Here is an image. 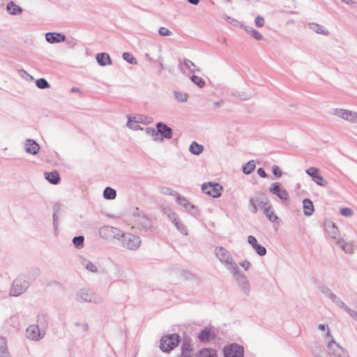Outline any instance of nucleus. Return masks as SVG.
Returning a JSON list of instances; mask_svg holds the SVG:
<instances>
[{
	"instance_id": "obj_11",
	"label": "nucleus",
	"mask_w": 357,
	"mask_h": 357,
	"mask_svg": "<svg viewBox=\"0 0 357 357\" xmlns=\"http://www.w3.org/2000/svg\"><path fill=\"white\" fill-rule=\"evenodd\" d=\"M215 253L220 260L225 264H232V259L229 256V252L222 247L217 248Z\"/></svg>"
},
{
	"instance_id": "obj_47",
	"label": "nucleus",
	"mask_w": 357,
	"mask_h": 357,
	"mask_svg": "<svg viewBox=\"0 0 357 357\" xmlns=\"http://www.w3.org/2000/svg\"><path fill=\"white\" fill-rule=\"evenodd\" d=\"M188 1L194 5H197L199 3V0H188Z\"/></svg>"
},
{
	"instance_id": "obj_12",
	"label": "nucleus",
	"mask_w": 357,
	"mask_h": 357,
	"mask_svg": "<svg viewBox=\"0 0 357 357\" xmlns=\"http://www.w3.org/2000/svg\"><path fill=\"white\" fill-rule=\"evenodd\" d=\"M248 243L252 246V248L255 250V251L261 256H263L266 254V248L259 245L257 242L256 238L253 236H249L248 238Z\"/></svg>"
},
{
	"instance_id": "obj_37",
	"label": "nucleus",
	"mask_w": 357,
	"mask_h": 357,
	"mask_svg": "<svg viewBox=\"0 0 357 357\" xmlns=\"http://www.w3.org/2000/svg\"><path fill=\"white\" fill-rule=\"evenodd\" d=\"M160 192L162 194L167 195H175V192L172 189H171L169 188H167V187L161 188Z\"/></svg>"
},
{
	"instance_id": "obj_43",
	"label": "nucleus",
	"mask_w": 357,
	"mask_h": 357,
	"mask_svg": "<svg viewBox=\"0 0 357 357\" xmlns=\"http://www.w3.org/2000/svg\"><path fill=\"white\" fill-rule=\"evenodd\" d=\"M257 172L259 175L262 178H265L266 176V174L262 168H259Z\"/></svg>"
},
{
	"instance_id": "obj_33",
	"label": "nucleus",
	"mask_w": 357,
	"mask_h": 357,
	"mask_svg": "<svg viewBox=\"0 0 357 357\" xmlns=\"http://www.w3.org/2000/svg\"><path fill=\"white\" fill-rule=\"evenodd\" d=\"M312 29L315 31L317 33H321V34H328V31L324 28L318 24L312 25Z\"/></svg>"
},
{
	"instance_id": "obj_24",
	"label": "nucleus",
	"mask_w": 357,
	"mask_h": 357,
	"mask_svg": "<svg viewBox=\"0 0 357 357\" xmlns=\"http://www.w3.org/2000/svg\"><path fill=\"white\" fill-rule=\"evenodd\" d=\"M198 357H217V354L213 349H204L199 351Z\"/></svg>"
},
{
	"instance_id": "obj_10",
	"label": "nucleus",
	"mask_w": 357,
	"mask_h": 357,
	"mask_svg": "<svg viewBox=\"0 0 357 357\" xmlns=\"http://www.w3.org/2000/svg\"><path fill=\"white\" fill-rule=\"evenodd\" d=\"M26 288L25 284L21 280H15L13 283L10 294L14 296H17L20 295Z\"/></svg>"
},
{
	"instance_id": "obj_13",
	"label": "nucleus",
	"mask_w": 357,
	"mask_h": 357,
	"mask_svg": "<svg viewBox=\"0 0 357 357\" xmlns=\"http://www.w3.org/2000/svg\"><path fill=\"white\" fill-rule=\"evenodd\" d=\"M325 228L328 236L332 238H336L339 235V229L336 225L331 222L328 221L325 223Z\"/></svg>"
},
{
	"instance_id": "obj_39",
	"label": "nucleus",
	"mask_w": 357,
	"mask_h": 357,
	"mask_svg": "<svg viewBox=\"0 0 357 357\" xmlns=\"http://www.w3.org/2000/svg\"><path fill=\"white\" fill-rule=\"evenodd\" d=\"M86 268L92 273H96L98 271L97 266L91 262L87 263Z\"/></svg>"
},
{
	"instance_id": "obj_4",
	"label": "nucleus",
	"mask_w": 357,
	"mask_h": 357,
	"mask_svg": "<svg viewBox=\"0 0 357 357\" xmlns=\"http://www.w3.org/2000/svg\"><path fill=\"white\" fill-rule=\"evenodd\" d=\"M202 189L206 195L214 198L219 197L222 191V187L219 183L212 182L204 183Z\"/></svg>"
},
{
	"instance_id": "obj_9",
	"label": "nucleus",
	"mask_w": 357,
	"mask_h": 357,
	"mask_svg": "<svg viewBox=\"0 0 357 357\" xmlns=\"http://www.w3.org/2000/svg\"><path fill=\"white\" fill-rule=\"evenodd\" d=\"M335 114L344 119H346L347 121H357V114L353 113L350 111L343 109H339L335 110Z\"/></svg>"
},
{
	"instance_id": "obj_21",
	"label": "nucleus",
	"mask_w": 357,
	"mask_h": 357,
	"mask_svg": "<svg viewBox=\"0 0 357 357\" xmlns=\"http://www.w3.org/2000/svg\"><path fill=\"white\" fill-rule=\"evenodd\" d=\"M96 59L98 63L101 66H106L111 63L109 56L105 53H100L96 56Z\"/></svg>"
},
{
	"instance_id": "obj_26",
	"label": "nucleus",
	"mask_w": 357,
	"mask_h": 357,
	"mask_svg": "<svg viewBox=\"0 0 357 357\" xmlns=\"http://www.w3.org/2000/svg\"><path fill=\"white\" fill-rule=\"evenodd\" d=\"M116 190L112 188L107 187L104 190V197L108 199H113L116 197Z\"/></svg>"
},
{
	"instance_id": "obj_51",
	"label": "nucleus",
	"mask_w": 357,
	"mask_h": 357,
	"mask_svg": "<svg viewBox=\"0 0 357 357\" xmlns=\"http://www.w3.org/2000/svg\"><path fill=\"white\" fill-rule=\"evenodd\" d=\"M327 336H331V333L330 331H328V333H327Z\"/></svg>"
},
{
	"instance_id": "obj_18",
	"label": "nucleus",
	"mask_w": 357,
	"mask_h": 357,
	"mask_svg": "<svg viewBox=\"0 0 357 357\" xmlns=\"http://www.w3.org/2000/svg\"><path fill=\"white\" fill-rule=\"evenodd\" d=\"M157 128L158 132L165 138L169 139L172 137V129L167 125L158 123Z\"/></svg>"
},
{
	"instance_id": "obj_3",
	"label": "nucleus",
	"mask_w": 357,
	"mask_h": 357,
	"mask_svg": "<svg viewBox=\"0 0 357 357\" xmlns=\"http://www.w3.org/2000/svg\"><path fill=\"white\" fill-rule=\"evenodd\" d=\"M180 342L179 336L176 334L165 335L161 338L160 348L163 351H169Z\"/></svg>"
},
{
	"instance_id": "obj_44",
	"label": "nucleus",
	"mask_w": 357,
	"mask_h": 357,
	"mask_svg": "<svg viewBox=\"0 0 357 357\" xmlns=\"http://www.w3.org/2000/svg\"><path fill=\"white\" fill-rule=\"evenodd\" d=\"M241 266L245 268V270H248L250 266V264L248 261H243L241 264Z\"/></svg>"
},
{
	"instance_id": "obj_7",
	"label": "nucleus",
	"mask_w": 357,
	"mask_h": 357,
	"mask_svg": "<svg viewBox=\"0 0 357 357\" xmlns=\"http://www.w3.org/2000/svg\"><path fill=\"white\" fill-rule=\"evenodd\" d=\"M306 172L312 177L313 181L319 185L324 186L328 184V181L322 177L317 168L310 167L306 170Z\"/></svg>"
},
{
	"instance_id": "obj_16",
	"label": "nucleus",
	"mask_w": 357,
	"mask_h": 357,
	"mask_svg": "<svg viewBox=\"0 0 357 357\" xmlns=\"http://www.w3.org/2000/svg\"><path fill=\"white\" fill-rule=\"evenodd\" d=\"M26 336L31 340H38L40 338L39 328L36 325H32L26 329Z\"/></svg>"
},
{
	"instance_id": "obj_36",
	"label": "nucleus",
	"mask_w": 357,
	"mask_h": 357,
	"mask_svg": "<svg viewBox=\"0 0 357 357\" xmlns=\"http://www.w3.org/2000/svg\"><path fill=\"white\" fill-rule=\"evenodd\" d=\"M192 81L197 84L199 86H203L204 84V81L199 77L194 75L191 78Z\"/></svg>"
},
{
	"instance_id": "obj_2",
	"label": "nucleus",
	"mask_w": 357,
	"mask_h": 357,
	"mask_svg": "<svg viewBox=\"0 0 357 357\" xmlns=\"http://www.w3.org/2000/svg\"><path fill=\"white\" fill-rule=\"evenodd\" d=\"M257 203H259L264 208V213L270 221L275 222L278 220V218L275 214L271 206H269L267 208H265V206H267V204H268L267 202H264L262 200L260 201L258 199H251L250 200V211L252 213H257Z\"/></svg>"
},
{
	"instance_id": "obj_23",
	"label": "nucleus",
	"mask_w": 357,
	"mask_h": 357,
	"mask_svg": "<svg viewBox=\"0 0 357 357\" xmlns=\"http://www.w3.org/2000/svg\"><path fill=\"white\" fill-rule=\"evenodd\" d=\"M6 8L11 15H17L22 11V8L13 1L8 3Z\"/></svg>"
},
{
	"instance_id": "obj_38",
	"label": "nucleus",
	"mask_w": 357,
	"mask_h": 357,
	"mask_svg": "<svg viewBox=\"0 0 357 357\" xmlns=\"http://www.w3.org/2000/svg\"><path fill=\"white\" fill-rule=\"evenodd\" d=\"M273 173L278 178H280L282 175L281 169L278 166L276 165L273 166Z\"/></svg>"
},
{
	"instance_id": "obj_27",
	"label": "nucleus",
	"mask_w": 357,
	"mask_h": 357,
	"mask_svg": "<svg viewBox=\"0 0 357 357\" xmlns=\"http://www.w3.org/2000/svg\"><path fill=\"white\" fill-rule=\"evenodd\" d=\"M255 168V162L254 160L249 161L244 167H243V172L248 174L251 173Z\"/></svg>"
},
{
	"instance_id": "obj_15",
	"label": "nucleus",
	"mask_w": 357,
	"mask_h": 357,
	"mask_svg": "<svg viewBox=\"0 0 357 357\" xmlns=\"http://www.w3.org/2000/svg\"><path fill=\"white\" fill-rule=\"evenodd\" d=\"M144 122V118L142 116L137 115L132 118H129L128 121V126L132 130L142 129L139 126V123Z\"/></svg>"
},
{
	"instance_id": "obj_49",
	"label": "nucleus",
	"mask_w": 357,
	"mask_h": 357,
	"mask_svg": "<svg viewBox=\"0 0 357 357\" xmlns=\"http://www.w3.org/2000/svg\"><path fill=\"white\" fill-rule=\"evenodd\" d=\"M178 202H179V203H180V204H181V202H182V201H183V202H185V199L184 198H178Z\"/></svg>"
},
{
	"instance_id": "obj_1",
	"label": "nucleus",
	"mask_w": 357,
	"mask_h": 357,
	"mask_svg": "<svg viewBox=\"0 0 357 357\" xmlns=\"http://www.w3.org/2000/svg\"><path fill=\"white\" fill-rule=\"evenodd\" d=\"M120 233V231L117 228L109 226L103 227L100 229V234L103 238H114L121 236L123 237V244L126 248L135 250L139 247L141 241L138 236L130 234L122 236Z\"/></svg>"
},
{
	"instance_id": "obj_35",
	"label": "nucleus",
	"mask_w": 357,
	"mask_h": 357,
	"mask_svg": "<svg viewBox=\"0 0 357 357\" xmlns=\"http://www.w3.org/2000/svg\"><path fill=\"white\" fill-rule=\"evenodd\" d=\"M73 243L75 246H83L84 237L82 236H77L73 238Z\"/></svg>"
},
{
	"instance_id": "obj_6",
	"label": "nucleus",
	"mask_w": 357,
	"mask_h": 357,
	"mask_svg": "<svg viewBox=\"0 0 357 357\" xmlns=\"http://www.w3.org/2000/svg\"><path fill=\"white\" fill-rule=\"evenodd\" d=\"M270 191L277 195L283 202H286L289 199L287 191L282 188L280 183L275 182L272 183L270 187Z\"/></svg>"
},
{
	"instance_id": "obj_22",
	"label": "nucleus",
	"mask_w": 357,
	"mask_h": 357,
	"mask_svg": "<svg viewBox=\"0 0 357 357\" xmlns=\"http://www.w3.org/2000/svg\"><path fill=\"white\" fill-rule=\"evenodd\" d=\"M328 347L334 356H340V353L343 351L342 349L333 341L328 343Z\"/></svg>"
},
{
	"instance_id": "obj_8",
	"label": "nucleus",
	"mask_w": 357,
	"mask_h": 357,
	"mask_svg": "<svg viewBox=\"0 0 357 357\" xmlns=\"http://www.w3.org/2000/svg\"><path fill=\"white\" fill-rule=\"evenodd\" d=\"M215 337V331L212 328L206 327L199 335V339L202 342H208Z\"/></svg>"
},
{
	"instance_id": "obj_29",
	"label": "nucleus",
	"mask_w": 357,
	"mask_h": 357,
	"mask_svg": "<svg viewBox=\"0 0 357 357\" xmlns=\"http://www.w3.org/2000/svg\"><path fill=\"white\" fill-rule=\"evenodd\" d=\"M36 86L39 89H47L50 87V84H48V82L43 78L36 80Z\"/></svg>"
},
{
	"instance_id": "obj_48",
	"label": "nucleus",
	"mask_w": 357,
	"mask_h": 357,
	"mask_svg": "<svg viewBox=\"0 0 357 357\" xmlns=\"http://www.w3.org/2000/svg\"><path fill=\"white\" fill-rule=\"evenodd\" d=\"M146 132H147L148 133L151 132V134H153V133H154V132H155V130H154V129H151V128H147V129H146Z\"/></svg>"
},
{
	"instance_id": "obj_45",
	"label": "nucleus",
	"mask_w": 357,
	"mask_h": 357,
	"mask_svg": "<svg viewBox=\"0 0 357 357\" xmlns=\"http://www.w3.org/2000/svg\"><path fill=\"white\" fill-rule=\"evenodd\" d=\"M351 316L353 317L354 319L357 321V313L355 312H351L350 313Z\"/></svg>"
},
{
	"instance_id": "obj_31",
	"label": "nucleus",
	"mask_w": 357,
	"mask_h": 357,
	"mask_svg": "<svg viewBox=\"0 0 357 357\" xmlns=\"http://www.w3.org/2000/svg\"><path fill=\"white\" fill-rule=\"evenodd\" d=\"M248 32L256 40H260L263 38L262 35L258 31L254 29H250L248 30Z\"/></svg>"
},
{
	"instance_id": "obj_30",
	"label": "nucleus",
	"mask_w": 357,
	"mask_h": 357,
	"mask_svg": "<svg viewBox=\"0 0 357 357\" xmlns=\"http://www.w3.org/2000/svg\"><path fill=\"white\" fill-rule=\"evenodd\" d=\"M174 97L179 102H185L188 100V96L185 93L178 91L174 93Z\"/></svg>"
},
{
	"instance_id": "obj_19",
	"label": "nucleus",
	"mask_w": 357,
	"mask_h": 357,
	"mask_svg": "<svg viewBox=\"0 0 357 357\" xmlns=\"http://www.w3.org/2000/svg\"><path fill=\"white\" fill-rule=\"evenodd\" d=\"M45 178L52 184H57L60 181V176L57 171L45 173Z\"/></svg>"
},
{
	"instance_id": "obj_14",
	"label": "nucleus",
	"mask_w": 357,
	"mask_h": 357,
	"mask_svg": "<svg viewBox=\"0 0 357 357\" xmlns=\"http://www.w3.org/2000/svg\"><path fill=\"white\" fill-rule=\"evenodd\" d=\"M25 150L27 153L35 155L39 151V145L33 139H27L25 142Z\"/></svg>"
},
{
	"instance_id": "obj_17",
	"label": "nucleus",
	"mask_w": 357,
	"mask_h": 357,
	"mask_svg": "<svg viewBox=\"0 0 357 357\" xmlns=\"http://www.w3.org/2000/svg\"><path fill=\"white\" fill-rule=\"evenodd\" d=\"M65 36L58 33H48L46 34V40L51 43L64 41Z\"/></svg>"
},
{
	"instance_id": "obj_28",
	"label": "nucleus",
	"mask_w": 357,
	"mask_h": 357,
	"mask_svg": "<svg viewBox=\"0 0 357 357\" xmlns=\"http://www.w3.org/2000/svg\"><path fill=\"white\" fill-rule=\"evenodd\" d=\"M123 57L126 61H127L130 63L136 64L137 63L136 59L132 56V54L129 52L123 53Z\"/></svg>"
},
{
	"instance_id": "obj_5",
	"label": "nucleus",
	"mask_w": 357,
	"mask_h": 357,
	"mask_svg": "<svg viewBox=\"0 0 357 357\" xmlns=\"http://www.w3.org/2000/svg\"><path fill=\"white\" fill-rule=\"evenodd\" d=\"M225 357H243L244 350L243 347L232 344L227 346L224 349Z\"/></svg>"
},
{
	"instance_id": "obj_46",
	"label": "nucleus",
	"mask_w": 357,
	"mask_h": 357,
	"mask_svg": "<svg viewBox=\"0 0 357 357\" xmlns=\"http://www.w3.org/2000/svg\"><path fill=\"white\" fill-rule=\"evenodd\" d=\"M318 328L319 330L324 331L326 328V326H325L324 324H319Z\"/></svg>"
},
{
	"instance_id": "obj_41",
	"label": "nucleus",
	"mask_w": 357,
	"mask_h": 357,
	"mask_svg": "<svg viewBox=\"0 0 357 357\" xmlns=\"http://www.w3.org/2000/svg\"><path fill=\"white\" fill-rule=\"evenodd\" d=\"M159 33L162 36H167L171 34V31L165 27H160L159 29Z\"/></svg>"
},
{
	"instance_id": "obj_34",
	"label": "nucleus",
	"mask_w": 357,
	"mask_h": 357,
	"mask_svg": "<svg viewBox=\"0 0 357 357\" xmlns=\"http://www.w3.org/2000/svg\"><path fill=\"white\" fill-rule=\"evenodd\" d=\"M185 66L191 71L195 72L196 70V66L189 59L184 60Z\"/></svg>"
},
{
	"instance_id": "obj_32",
	"label": "nucleus",
	"mask_w": 357,
	"mask_h": 357,
	"mask_svg": "<svg viewBox=\"0 0 357 357\" xmlns=\"http://www.w3.org/2000/svg\"><path fill=\"white\" fill-rule=\"evenodd\" d=\"M340 212L342 216L345 217H351L354 215V211L350 208H343L340 210Z\"/></svg>"
},
{
	"instance_id": "obj_50",
	"label": "nucleus",
	"mask_w": 357,
	"mask_h": 357,
	"mask_svg": "<svg viewBox=\"0 0 357 357\" xmlns=\"http://www.w3.org/2000/svg\"><path fill=\"white\" fill-rule=\"evenodd\" d=\"M72 91L76 92V91H78V89L73 88V89H72Z\"/></svg>"
},
{
	"instance_id": "obj_20",
	"label": "nucleus",
	"mask_w": 357,
	"mask_h": 357,
	"mask_svg": "<svg viewBox=\"0 0 357 357\" xmlns=\"http://www.w3.org/2000/svg\"><path fill=\"white\" fill-rule=\"evenodd\" d=\"M304 213L306 215H310L314 212V206L311 200L305 199L303 202Z\"/></svg>"
},
{
	"instance_id": "obj_40",
	"label": "nucleus",
	"mask_w": 357,
	"mask_h": 357,
	"mask_svg": "<svg viewBox=\"0 0 357 357\" xmlns=\"http://www.w3.org/2000/svg\"><path fill=\"white\" fill-rule=\"evenodd\" d=\"M255 24L258 27H261L264 25V19L262 17L257 16L255 18Z\"/></svg>"
},
{
	"instance_id": "obj_25",
	"label": "nucleus",
	"mask_w": 357,
	"mask_h": 357,
	"mask_svg": "<svg viewBox=\"0 0 357 357\" xmlns=\"http://www.w3.org/2000/svg\"><path fill=\"white\" fill-rule=\"evenodd\" d=\"M203 149V146L197 144L195 142H193L190 146V152L195 155H199V153H201Z\"/></svg>"
},
{
	"instance_id": "obj_42",
	"label": "nucleus",
	"mask_w": 357,
	"mask_h": 357,
	"mask_svg": "<svg viewBox=\"0 0 357 357\" xmlns=\"http://www.w3.org/2000/svg\"><path fill=\"white\" fill-rule=\"evenodd\" d=\"M342 249L348 253H351L353 251V245L350 243H345L344 245H342Z\"/></svg>"
}]
</instances>
